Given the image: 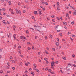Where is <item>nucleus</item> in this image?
Masks as SVG:
<instances>
[{
  "label": "nucleus",
  "instance_id": "obj_1",
  "mask_svg": "<svg viewBox=\"0 0 76 76\" xmlns=\"http://www.w3.org/2000/svg\"><path fill=\"white\" fill-rule=\"evenodd\" d=\"M16 13L17 14H19V13L20 15H21V11L20 10H18V11H17L16 12Z\"/></svg>",
  "mask_w": 76,
  "mask_h": 76
},
{
  "label": "nucleus",
  "instance_id": "obj_2",
  "mask_svg": "<svg viewBox=\"0 0 76 76\" xmlns=\"http://www.w3.org/2000/svg\"><path fill=\"white\" fill-rule=\"evenodd\" d=\"M51 65L52 66H53L54 65V62L53 61L51 63Z\"/></svg>",
  "mask_w": 76,
  "mask_h": 76
},
{
  "label": "nucleus",
  "instance_id": "obj_3",
  "mask_svg": "<svg viewBox=\"0 0 76 76\" xmlns=\"http://www.w3.org/2000/svg\"><path fill=\"white\" fill-rule=\"evenodd\" d=\"M63 23L64 25H65V26H66V25H67V23L65 22H64Z\"/></svg>",
  "mask_w": 76,
  "mask_h": 76
},
{
  "label": "nucleus",
  "instance_id": "obj_4",
  "mask_svg": "<svg viewBox=\"0 0 76 76\" xmlns=\"http://www.w3.org/2000/svg\"><path fill=\"white\" fill-rule=\"evenodd\" d=\"M3 23H4V24H5V25H6L7 23H6V22H5V20H4L3 21H2Z\"/></svg>",
  "mask_w": 76,
  "mask_h": 76
},
{
  "label": "nucleus",
  "instance_id": "obj_5",
  "mask_svg": "<svg viewBox=\"0 0 76 76\" xmlns=\"http://www.w3.org/2000/svg\"><path fill=\"white\" fill-rule=\"evenodd\" d=\"M56 46H58V45H59V43L58 42H56Z\"/></svg>",
  "mask_w": 76,
  "mask_h": 76
},
{
  "label": "nucleus",
  "instance_id": "obj_6",
  "mask_svg": "<svg viewBox=\"0 0 76 76\" xmlns=\"http://www.w3.org/2000/svg\"><path fill=\"white\" fill-rule=\"evenodd\" d=\"M58 26H56L55 28V29L56 30H57V29H58Z\"/></svg>",
  "mask_w": 76,
  "mask_h": 76
},
{
  "label": "nucleus",
  "instance_id": "obj_7",
  "mask_svg": "<svg viewBox=\"0 0 76 76\" xmlns=\"http://www.w3.org/2000/svg\"><path fill=\"white\" fill-rule=\"evenodd\" d=\"M38 10L39 12H42V10L40 9H38Z\"/></svg>",
  "mask_w": 76,
  "mask_h": 76
},
{
  "label": "nucleus",
  "instance_id": "obj_8",
  "mask_svg": "<svg viewBox=\"0 0 76 76\" xmlns=\"http://www.w3.org/2000/svg\"><path fill=\"white\" fill-rule=\"evenodd\" d=\"M8 3H9V5H12V3L11 2V1H9L8 2Z\"/></svg>",
  "mask_w": 76,
  "mask_h": 76
},
{
  "label": "nucleus",
  "instance_id": "obj_9",
  "mask_svg": "<svg viewBox=\"0 0 76 76\" xmlns=\"http://www.w3.org/2000/svg\"><path fill=\"white\" fill-rule=\"evenodd\" d=\"M63 59L64 60H66V58L65 57H62Z\"/></svg>",
  "mask_w": 76,
  "mask_h": 76
},
{
  "label": "nucleus",
  "instance_id": "obj_10",
  "mask_svg": "<svg viewBox=\"0 0 76 76\" xmlns=\"http://www.w3.org/2000/svg\"><path fill=\"white\" fill-rule=\"evenodd\" d=\"M71 24L72 25H74L75 24V23L74 22V21H73L71 22Z\"/></svg>",
  "mask_w": 76,
  "mask_h": 76
},
{
  "label": "nucleus",
  "instance_id": "obj_11",
  "mask_svg": "<svg viewBox=\"0 0 76 76\" xmlns=\"http://www.w3.org/2000/svg\"><path fill=\"white\" fill-rule=\"evenodd\" d=\"M36 27L37 28H39V29H41V27H39V26H36Z\"/></svg>",
  "mask_w": 76,
  "mask_h": 76
},
{
  "label": "nucleus",
  "instance_id": "obj_12",
  "mask_svg": "<svg viewBox=\"0 0 76 76\" xmlns=\"http://www.w3.org/2000/svg\"><path fill=\"white\" fill-rule=\"evenodd\" d=\"M45 53H46V54H48V52L47 51V50H45Z\"/></svg>",
  "mask_w": 76,
  "mask_h": 76
},
{
  "label": "nucleus",
  "instance_id": "obj_13",
  "mask_svg": "<svg viewBox=\"0 0 76 76\" xmlns=\"http://www.w3.org/2000/svg\"><path fill=\"white\" fill-rule=\"evenodd\" d=\"M71 65H72V64H68V66L69 67H70V66H71Z\"/></svg>",
  "mask_w": 76,
  "mask_h": 76
},
{
  "label": "nucleus",
  "instance_id": "obj_14",
  "mask_svg": "<svg viewBox=\"0 0 76 76\" xmlns=\"http://www.w3.org/2000/svg\"><path fill=\"white\" fill-rule=\"evenodd\" d=\"M20 57H22V58H24V56H23V55H20Z\"/></svg>",
  "mask_w": 76,
  "mask_h": 76
},
{
  "label": "nucleus",
  "instance_id": "obj_15",
  "mask_svg": "<svg viewBox=\"0 0 76 76\" xmlns=\"http://www.w3.org/2000/svg\"><path fill=\"white\" fill-rule=\"evenodd\" d=\"M13 30H15V28H16V26H13Z\"/></svg>",
  "mask_w": 76,
  "mask_h": 76
},
{
  "label": "nucleus",
  "instance_id": "obj_16",
  "mask_svg": "<svg viewBox=\"0 0 76 76\" xmlns=\"http://www.w3.org/2000/svg\"><path fill=\"white\" fill-rule=\"evenodd\" d=\"M36 72H38V73L39 72V70L38 69H36Z\"/></svg>",
  "mask_w": 76,
  "mask_h": 76
},
{
  "label": "nucleus",
  "instance_id": "obj_17",
  "mask_svg": "<svg viewBox=\"0 0 76 76\" xmlns=\"http://www.w3.org/2000/svg\"><path fill=\"white\" fill-rule=\"evenodd\" d=\"M22 38H23V36H22V37L20 36V39H22Z\"/></svg>",
  "mask_w": 76,
  "mask_h": 76
},
{
  "label": "nucleus",
  "instance_id": "obj_18",
  "mask_svg": "<svg viewBox=\"0 0 76 76\" xmlns=\"http://www.w3.org/2000/svg\"><path fill=\"white\" fill-rule=\"evenodd\" d=\"M34 13L35 14V15H37V11H34Z\"/></svg>",
  "mask_w": 76,
  "mask_h": 76
},
{
  "label": "nucleus",
  "instance_id": "obj_19",
  "mask_svg": "<svg viewBox=\"0 0 76 76\" xmlns=\"http://www.w3.org/2000/svg\"><path fill=\"white\" fill-rule=\"evenodd\" d=\"M72 37H73L74 38H75V37H76L75 35H73V34H72Z\"/></svg>",
  "mask_w": 76,
  "mask_h": 76
},
{
  "label": "nucleus",
  "instance_id": "obj_20",
  "mask_svg": "<svg viewBox=\"0 0 76 76\" xmlns=\"http://www.w3.org/2000/svg\"><path fill=\"white\" fill-rule=\"evenodd\" d=\"M23 39H26V38L25 37H24L23 36Z\"/></svg>",
  "mask_w": 76,
  "mask_h": 76
},
{
  "label": "nucleus",
  "instance_id": "obj_21",
  "mask_svg": "<svg viewBox=\"0 0 76 76\" xmlns=\"http://www.w3.org/2000/svg\"><path fill=\"white\" fill-rule=\"evenodd\" d=\"M73 14L74 15H76V13L75 12H73Z\"/></svg>",
  "mask_w": 76,
  "mask_h": 76
},
{
  "label": "nucleus",
  "instance_id": "obj_22",
  "mask_svg": "<svg viewBox=\"0 0 76 76\" xmlns=\"http://www.w3.org/2000/svg\"><path fill=\"white\" fill-rule=\"evenodd\" d=\"M26 34H29V31H28L26 30Z\"/></svg>",
  "mask_w": 76,
  "mask_h": 76
},
{
  "label": "nucleus",
  "instance_id": "obj_23",
  "mask_svg": "<svg viewBox=\"0 0 76 76\" xmlns=\"http://www.w3.org/2000/svg\"><path fill=\"white\" fill-rule=\"evenodd\" d=\"M72 57L75 58V55L74 54L72 55Z\"/></svg>",
  "mask_w": 76,
  "mask_h": 76
},
{
  "label": "nucleus",
  "instance_id": "obj_24",
  "mask_svg": "<svg viewBox=\"0 0 76 76\" xmlns=\"http://www.w3.org/2000/svg\"><path fill=\"white\" fill-rule=\"evenodd\" d=\"M57 9L58 10H60V8H59L58 7H57Z\"/></svg>",
  "mask_w": 76,
  "mask_h": 76
},
{
  "label": "nucleus",
  "instance_id": "obj_25",
  "mask_svg": "<svg viewBox=\"0 0 76 76\" xmlns=\"http://www.w3.org/2000/svg\"><path fill=\"white\" fill-rule=\"evenodd\" d=\"M56 4H57V5H59V4H60V3L58 2H57L56 3Z\"/></svg>",
  "mask_w": 76,
  "mask_h": 76
},
{
  "label": "nucleus",
  "instance_id": "obj_26",
  "mask_svg": "<svg viewBox=\"0 0 76 76\" xmlns=\"http://www.w3.org/2000/svg\"><path fill=\"white\" fill-rule=\"evenodd\" d=\"M66 17H69V14L67 13L66 15Z\"/></svg>",
  "mask_w": 76,
  "mask_h": 76
},
{
  "label": "nucleus",
  "instance_id": "obj_27",
  "mask_svg": "<svg viewBox=\"0 0 76 76\" xmlns=\"http://www.w3.org/2000/svg\"><path fill=\"white\" fill-rule=\"evenodd\" d=\"M25 1L26 2V3H28V0H25Z\"/></svg>",
  "mask_w": 76,
  "mask_h": 76
},
{
  "label": "nucleus",
  "instance_id": "obj_28",
  "mask_svg": "<svg viewBox=\"0 0 76 76\" xmlns=\"http://www.w3.org/2000/svg\"><path fill=\"white\" fill-rule=\"evenodd\" d=\"M4 6H6V3H4Z\"/></svg>",
  "mask_w": 76,
  "mask_h": 76
},
{
  "label": "nucleus",
  "instance_id": "obj_29",
  "mask_svg": "<svg viewBox=\"0 0 76 76\" xmlns=\"http://www.w3.org/2000/svg\"><path fill=\"white\" fill-rule=\"evenodd\" d=\"M10 59H11V60H12V59H13V57H12V56H10Z\"/></svg>",
  "mask_w": 76,
  "mask_h": 76
},
{
  "label": "nucleus",
  "instance_id": "obj_30",
  "mask_svg": "<svg viewBox=\"0 0 76 76\" xmlns=\"http://www.w3.org/2000/svg\"><path fill=\"white\" fill-rule=\"evenodd\" d=\"M55 63L56 64H58V61H56Z\"/></svg>",
  "mask_w": 76,
  "mask_h": 76
},
{
  "label": "nucleus",
  "instance_id": "obj_31",
  "mask_svg": "<svg viewBox=\"0 0 76 76\" xmlns=\"http://www.w3.org/2000/svg\"><path fill=\"white\" fill-rule=\"evenodd\" d=\"M46 64H48V63H49L48 62V61H47V60H46Z\"/></svg>",
  "mask_w": 76,
  "mask_h": 76
},
{
  "label": "nucleus",
  "instance_id": "obj_32",
  "mask_svg": "<svg viewBox=\"0 0 76 76\" xmlns=\"http://www.w3.org/2000/svg\"><path fill=\"white\" fill-rule=\"evenodd\" d=\"M34 67H36L37 66V64H34Z\"/></svg>",
  "mask_w": 76,
  "mask_h": 76
},
{
  "label": "nucleus",
  "instance_id": "obj_33",
  "mask_svg": "<svg viewBox=\"0 0 76 76\" xmlns=\"http://www.w3.org/2000/svg\"><path fill=\"white\" fill-rule=\"evenodd\" d=\"M31 73L32 75H34V72H31Z\"/></svg>",
  "mask_w": 76,
  "mask_h": 76
},
{
  "label": "nucleus",
  "instance_id": "obj_34",
  "mask_svg": "<svg viewBox=\"0 0 76 76\" xmlns=\"http://www.w3.org/2000/svg\"><path fill=\"white\" fill-rule=\"evenodd\" d=\"M2 50H3V49H0V53H1V52L2 51Z\"/></svg>",
  "mask_w": 76,
  "mask_h": 76
},
{
  "label": "nucleus",
  "instance_id": "obj_35",
  "mask_svg": "<svg viewBox=\"0 0 76 76\" xmlns=\"http://www.w3.org/2000/svg\"><path fill=\"white\" fill-rule=\"evenodd\" d=\"M12 63H15V61L13 60L12 61Z\"/></svg>",
  "mask_w": 76,
  "mask_h": 76
},
{
  "label": "nucleus",
  "instance_id": "obj_36",
  "mask_svg": "<svg viewBox=\"0 0 76 76\" xmlns=\"http://www.w3.org/2000/svg\"><path fill=\"white\" fill-rule=\"evenodd\" d=\"M34 69L36 70L37 69V68H36V67H34Z\"/></svg>",
  "mask_w": 76,
  "mask_h": 76
},
{
  "label": "nucleus",
  "instance_id": "obj_37",
  "mask_svg": "<svg viewBox=\"0 0 76 76\" xmlns=\"http://www.w3.org/2000/svg\"><path fill=\"white\" fill-rule=\"evenodd\" d=\"M13 37L14 38V40H15V39H16V37H15V36H13Z\"/></svg>",
  "mask_w": 76,
  "mask_h": 76
},
{
  "label": "nucleus",
  "instance_id": "obj_38",
  "mask_svg": "<svg viewBox=\"0 0 76 76\" xmlns=\"http://www.w3.org/2000/svg\"><path fill=\"white\" fill-rule=\"evenodd\" d=\"M48 38H47V36L45 37V39H47Z\"/></svg>",
  "mask_w": 76,
  "mask_h": 76
},
{
  "label": "nucleus",
  "instance_id": "obj_39",
  "mask_svg": "<svg viewBox=\"0 0 76 76\" xmlns=\"http://www.w3.org/2000/svg\"><path fill=\"white\" fill-rule=\"evenodd\" d=\"M60 71L62 73H63V71H62V70H60Z\"/></svg>",
  "mask_w": 76,
  "mask_h": 76
},
{
  "label": "nucleus",
  "instance_id": "obj_40",
  "mask_svg": "<svg viewBox=\"0 0 76 76\" xmlns=\"http://www.w3.org/2000/svg\"><path fill=\"white\" fill-rule=\"evenodd\" d=\"M15 10H16V11H17L19 10L18 9H15Z\"/></svg>",
  "mask_w": 76,
  "mask_h": 76
},
{
  "label": "nucleus",
  "instance_id": "obj_41",
  "mask_svg": "<svg viewBox=\"0 0 76 76\" xmlns=\"http://www.w3.org/2000/svg\"><path fill=\"white\" fill-rule=\"evenodd\" d=\"M45 4H46V5H48V3L47 2H46V3L45 2Z\"/></svg>",
  "mask_w": 76,
  "mask_h": 76
},
{
  "label": "nucleus",
  "instance_id": "obj_42",
  "mask_svg": "<svg viewBox=\"0 0 76 76\" xmlns=\"http://www.w3.org/2000/svg\"><path fill=\"white\" fill-rule=\"evenodd\" d=\"M70 39H71V41H72V42H73V39H72V38L70 37Z\"/></svg>",
  "mask_w": 76,
  "mask_h": 76
},
{
  "label": "nucleus",
  "instance_id": "obj_43",
  "mask_svg": "<svg viewBox=\"0 0 76 76\" xmlns=\"http://www.w3.org/2000/svg\"><path fill=\"white\" fill-rule=\"evenodd\" d=\"M54 15H52L51 16V17L52 18H54Z\"/></svg>",
  "mask_w": 76,
  "mask_h": 76
},
{
  "label": "nucleus",
  "instance_id": "obj_44",
  "mask_svg": "<svg viewBox=\"0 0 76 76\" xmlns=\"http://www.w3.org/2000/svg\"><path fill=\"white\" fill-rule=\"evenodd\" d=\"M26 12V11L25 10H23V13H25Z\"/></svg>",
  "mask_w": 76,
  "mask_h": 76
},
{
  "label": "nucleus",
  "instance_id": "obj_45",
  "mask_svg": "<svg viewBox=\"0 0 76 76\" xmlns=\"http://www.w3.org/2000/svg\"><path fill=\"white\" fill-rule=\"evenodd\" d=\"M2 10H6V9H5V8H3L2 9Z\"/></svg>",
  "mask_w": 76,
  "mask_h": 76
},
{
  "label": "nucleus",
  "instance_id": "obj_46",
  "mask_svg": "<svg viewBox=\"0 0 76 76\" xmlns=\"http://www.w3.org/2000/svg\"><path fill=\"white\" fill-rule=\"evenodd\" d=\"M57 19H58V20H60V18H58V17H57Z\"/></svg>",
  "mask_w": 76,
  "mask_h": 76
},
{
  "label": "nucleus",
  "instance_id": "obj_47",
  "mask_svg": "<svg viewBox=\"0 0 76 76\" xmlns=\"http://www.w3.org/2000/svg\"><path fill=\"white\" fill-rule=\"evenodd\" d=\"M73 66H74V67H76V66L75 65V64H73Z\"/></svg>",
  "mask_w": 76,
  "mask_h": 76
},
{
  "label": "nucleus",
  "instance_id": "obj_48",
  "mask_svg": "<svg viewBox=\"0 0 76 76\" xmlns=\"http://www.w3.org/2000/svg\"><path fill=\"white\" fill-rule=\"evenodd\" d=\"M32 18L33 19H34L35 18H34V17L32 16Z\"/></svg>",
  "mask_w": 76,
  "mask_h": 76
},
{
  "label": "nucleus",
  "instance_id": "obj_49",
  "mask_svg": "<svg viewBox=\"0 0 76 76\" xmlns=\"http://www.w3.org/2000/svg\"><path fill=\"white\" fill-rule=\"evenodd\" d=\"M60 35L61 36V37L62 36V33H61L60 34Z\"/></svg>",
  "mask_w": 76,
  "mask_h": 76
},
{
  "label": "nucleus",
  "instance_id": "obj_50",
  "mask_svg": "<svg viewBox=\"0 0 76 76\" xmlns=\"http://www.w3.org/2000/svg\"><path fill=\"white\" fill-rule=\"evenodd\" d=\"M48 72H51V69H48Z\"/></svg>",
  "mask_w": 76,
  "mask_h": 76
},
{
  "label": "nucleus",
  "instance_id": "obj_51",
  "mask_svg": "<svg viewBox=\"0 0 76 76\" xmlns=\"http://www.w3.org/2000/svg\"><path fill=\"white\" fill-rule=\"evenodd\" d=\"M61 31L60 30H57V32H60Z\"/></svg>",
  "mask_w": 76,
  "mask_h": 76
},
{
  "label": "nucleus",
  "instance_id": "obj_52",
  "mask_svg": "<svg viewBox=\"0 0 76 76\" xmlns=\"http://www.w3.org/2000/svg\"><path fill=\"white\" fill-rule=\"evenodd\" d=\"M0 72L1 73H3V72L2 71H0Z\"/></svg>",
  "mask_w": 76,
  "mask_h": 76
},
{
  "label": "nucleus",
  "instance_id": "obj_53",
  "mask_svg": "<svg viewBox=\"0 0 76 76\" xmlns=\"http://www.w3.org/2000/svg\"><path fill=\"white\" fill-rule=\"evenodd\" d=\"M50 73H51V74H54V72H50Z\"/></svg>",
  "mask_w": 76,
  "mask_h": 76
},
{
  "label": "nucleus",
  "instance_id": "obj_54",
  "mask_svg": "<svg viewBox=\"0 0 76 76\" xmlns=\"http://www.w3.org/2000/svg\"><path fill=\"white\" fill-rule=\"evenodd\" d=\"M27 48L28 50H31V48H30L28 47V48Z\"/></svg>",
  "mask_w": 76,
  "mask_h": 76
},
{
  "label": "nucleus",
  "instance_id": "obj_55",
  "mask_svg": "<svg viewBox=\"0 0 76 76\" xmlns=\"http://www.w3.org/2000/svg\"><path fill=\"white\" fill-rule=\"evenodd\" d=\"M48 68H47V67H46V69H45V70H48Z\"/></svg>",
  "mask_w": 76,
  "mask_h": 76
},
{
  "label": "nucleus",
  "instance_id": "obj_56",
  "mask_svg": "<svg viewBox=\"0 0 76 76\" xmlns=\"http://www.w3.org/2000/svg\"><path fill=\"white\" fill-rule=\"evenodd\" d=\"M20 64L22 65L23 64V63H22V62H20Z\"/></svg>",
  "mask_w": 76,
  "mask_h": 76
},
{
  "label": "nucleus",
  "instance_id": "obj_57",
  "mask_svg": "<svg viewBox=\"0 0 76 76\" xmlns=\"http://www.w3.org/2000/svg\"><path fill=\"white\" fill-rule=\"evenodd\" d=\"M11 13L12 14V15H13V14H14V12H13V11H12L11 12Z\"/></svg>",
  "mask_w": 76,
  "mask_h": 76
},
{
  "label": "nucleus",
  "instance_id": "obj_58",
  "mask_svg": "<svg viewBox=\"0 0 76 76\" xmlns=\"http://www.w3.org/2000/svg\"><path fill=\"white\" fill-rule=\"evenodd\" d=\"M7 73H10V71H7Z\"/></svg>",
  "mask_w": 76,
  "mask_h": 76
},
{
  "label": "nucleus",
  "instance_id": "obj_59",
  "mask_svg": "<svg viewBox=\"0 0 76 76\" xmlns=\"http://www.w3.org/2000/svg\"><path fill=\"white\" fill-rule=\"evenodd\" d=\"M50 38H52L53 37H52V35H50Z\"/></svg>",
  "mask_w": 76,
  "mask_h": 76
},
{
  "label": "nucleus",
  "instance_id": "obj_60",
  "mask_svg": "<svg viewBox=\"0 0 76 76\" xmlns=\"http://www.w3.org/2000/svg\"><path fill=\"white\" fill-rule=\"evenodd\" d=\"M45 4V2H42V4Z\"/></svg>",
  "mask_w": 76,
  "mask_h": 76
},
{
  "label": "nucleus",
  "instance_id": "obj_61",
  "mask_svg": "<svg viewBox=\"0 0 76 76\" xmlns=\"http://www.w3.org/2000/svg\"><path fill=\"white\" fill-rule=\"evenodd\" d=\"M69 70H70V69H67V72H69Z\"/></svg>",
  "mask_w": 76,
  "mask_h": 76
},
{
  "label": "nucleus",
  "instance_id": "obj_62",
  "mask_svg": "<svg viewBox=\"0 0 76 76\" xmlns=\"http://www.w3.org/2000/svg\"><path fill=\"white\" fill-rule=\"evenodd\" d=\"M32 49L33 50H34V49H35L34 48V46L32 47Z\"/></svg>",
  "mask_w": 76,
  "mask_h": 76
},
{
  "label": "nucleus",
  "instance_id": "obj_63",
  "mask_svg": "<svg viewBox=\"0 0 76 76\" xmlns=\"http://www.w3.org/2000/svg\"><path fill=\"white\" fill-rule=\"evenodd\" d=\"M74 63H75V64H76V61H74Z\"/></svg>",
  "mask_w": 76,
  "mask_h": 76
},
{
  "label": "nucleus",
  "instance_id": "obj_64",
  "mask_svg": "<svg viewBox=\"0 0 76 76\" xmlns=\"http://www.w3.org/2000/svg\"><path fill=\"white\" fill-rule=\"evenodd\" d=\"M28 45H30V43H29V42H28Z\"/></svg>",
  "mask_w": 76,
  "mask_h": 76
}]
</instances>
